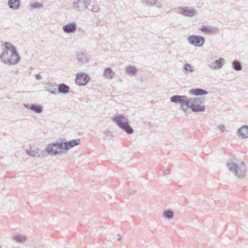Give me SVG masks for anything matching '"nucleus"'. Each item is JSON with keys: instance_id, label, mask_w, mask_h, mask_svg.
<instances>
[{"instance_id": "nucleus-1", "label": "nucleus", "mask_w": 248, "mask_h": 248, "mask_svg": "<svg viewBox=\"0 0 248 248\" xmlns=\"http://www.w3.org/2000/svg\"><path fill=\"white\" fill-rule=\"evenodd\" d=\"M170 102L180 105L181 110L186 113L188 108H190L193 112H203L205 110V107L198 104L200 102V98H188L186 95H174L170 98Z\"/></svg>"}, {"instance_id": "nucleus-2", "label": "nucleus", "mask_w": 248, "mask_h": 248, "mask_svg": "<svg viewBox=\"0 0 248 248\" xmlns=\"http://www.w3.org/2000/svg\"><path fill=\"white\" fill-rule=\"evenodd\" d=\"M4 49L0 55V58L2 62L11 66L18 63L20 60V57L17 52L16 47L9 42H2Z\"/></svg>"}, {"instance_id": "nucleus-3", "label": "nucleus", "mask_w": 248, "mask_h": 248, "mask_svg": "<svg viewBox=\"0 0 248 248\" xmlns=\"http://www.w3.org/2000/svg\"><path fill=\"white\" fill-rule=\"evenodd\" d=\"M227 166L230 172L238 178H242L246 174V166L244 162L236 159H229Z\"/></svg>"}, {"instance_id": "nucleus-4", "label": "nucleus", "mask_w": 248, "mask_h": 248, "mask_svg": "<svg viewBox=\"0 0 248 248\" xmlns=\"http://www.w3.org/2000/svg\"><path fill=\"white\" fill-rule=\"evenodd\" d=\"M112 120L119 128L127 134H132L134 133V130L129 125L127 119L123 115H119L113 117Z\"/></svg>"}, {"instance_id": "nucleus-5", "label": "nucleus", "mask_w": 248, "mask_h": 248, "mask_svg": "<svg viewBox=\"0 0 248 248\" xmlns=\"http://www.w3.org/2000/svg\"><path fill=\"white\" fill-rule=\"evenodd\" d=\"M62 148V141L48 144L45 150H43L45 157L49 155H56L60 153H63Z\"/></svg>"}, {"instance_id": "nucleus-6", "label": "nucleus", "mask_w": 248, "mask_h": 248, "mask_svg": "<svg viewBox=\"0 0 248 248\" xmlns=\"http://www.w3.org/2000/svg\"><path fill=\"white\" fill-rule=\"evenodd\" d=\"M187 40L190 44L195 46L201 47L203 45L205 40L203 36L192 35L187 38Z\"/></svg>"}, {"instance_id": "nucleus-7", "label": "nucleus", "mask_w": 248, "mask_h": 248, "mask_svg": "<svg viewBox=\"0 0 248 248\" xmlns=\"http://www.w3.org/2000/svg\"><path fill=\"white\" fill-rule=\"evenodd\" d=\"M91 1V0H74L73 6L76 10H84L90 4Z\"/></svg>"}, {"instance_id": "nucleus-8", "label": "nucleus", "mask_w": 248, "mask_h": 248, "mask_svg": "<svg viewBox=\"0 0 248 248\" xmlns=\"http://www.w3.org/2000/svg\"><path fill=\"white\" fill-rule=\"evenodd\" d=\"M26 153L31 156L38 157L41 158L45 157L44 151L34 146L31 147L30 149L27 150Z\"/></svg>"}, {"instance_id": "nucleus-9", "label": "nucleus", "mask_w": 248, "mask_h": 248, "mask_svg": "<svg viewBox=\"0 0 248 248\" xmlns=\"http://www.w3.org/2000/svg\"><path fill=\"white\" fill-rule=\"evenodd\" d=\"M90 79V77L87 74L78 73L76 76V83L78 85H85L89 82Z\"/></svg>"}, {"instance_id": "nucleus-10", "label": "nucleus", "mask_w": 248, "mask_h": 248, "mask_svg": "<svg viewBox=\"0 0 248 248\" xmlns=\"http://www.w3.org/2000/svg\"><path fill=\"white\" fill-rule=\"evenodd\" d=\"M80 144V140H72L68 141L62 142V149H63V153L65 152L69 149L73 148L76 146H78Z\"/></svg>"}, {"instance_id": "nucleus-11", "label": "nucleus", "mask_w": 248, "mask_h": 248, "mask_svg": "<svg viewBox=\"0 0 248 248\" xmlns=\"http://www.w3.org/2000/svg\"><path fill=\"white\" fill-rule=\"evenodd\" d=\"M179 13L183 16L192 17L197 14V11L195 9L192 8H189L188 7H185L180 8Z\"/></svg>"}, {"instance_id": "nucleus-12", "label": "nucleus", "mask_w": 248, "mask_h": 248, "mask_svg": "<svg viewBox=\"0 0 248 248\" xmlns=\"http://www.w3.org/2000/svg\"><path fill=\"white\" fill-rule=\"evenodd\" d=\"M77 29V26L75 22H72L64 25L62 30L65 33H70L75 32Z\"/></svg>"}, {"instance_id": "nucleus-13", "label": "nucleus", "mask_w": 248, "mask_h": 248, "mask_svg": "<svg viewBox=\"0 0 248 248\" xmlns=\"http://www.w3.org/2000/svg\"><path fill=\"white\" fill-rule=\"evenodd\" d=\"M24 106L25 108L31 110L36 113L39 114L43 111V107L39 105L35 104L31 105L24 104Z\"/></svg>"}, {"instance_id": "nucleus-14", "label": "nucleus", "mask_w": 248, "mask_h": 248, "mask_svg": "<svg viewBox=\"0 0 248 248\" xmlns=\"http://www.w3.org/2000/svg\"><path fill=\"white\" fill-rule=\"evenodd\" d=\"M200 30L206 33H219V29L217 27L213 26H202Z\"/></svg>"}, {"instance_id": "nucleus-15", "label": "nucleus", "mask_w": 248, "mask_h": 248, "mask_svg": "<svg viewBox=\"0 0 248 248\" xmlns=\"http://www.w3.org/2000/svg\"><path fill=\"white\" fill-rule=\"evenodd\" d=\"M76 58L78 63L81 64H86L89 61L87 55L83 52L77 54Z\"/></svg>"}, {"instance_id": "nucleus-16", "label": "nucleus", "mask_w": 248, "mask_h": 248, "mask_svg": "<svg viewBox=\"0 0 248 248\" xmlns=\"http://www.w3.org/2000/svg\"><path fill=\"white\" fill-rule=\"evenodd\" d=\"M45 88L46 90L49 92L50 93L52 94H56L57 93V85L55 83H46L45 86Z\"/></svg>"}, {"instance_id": "nucleus-17", "label": "nucleus", "mask_w": 248, "mask_h": 248, "mask_svg": "<svg viewBox=\"0 0 248 248\" xmlns=\"http://www.w3.org/2000/svg\"><path fill=\"white\" fill-rule=\"evenodd\" d=\"M189 93L193 95L200 96L207 94L208 92L201 88H196L190 89L189 91Z\"/></svg>"}, {"instance_id": "nucleus-18", "label": "nucleus", "mask_w": 248, "mask_h": 248, "mask_svg": "<svg viewBox=\"0 0 248 248\" xmlns=\"http://www.w3.org/2000/svg\"><path fill=\"white\" fill-rule=\"evenodd\" d=\"M238 135L243 139L248 138V125H244L238 130Z\"/></svg>"}, {"instance_id": "nucleus-19", "label": "nucleus", "mask_w": 248, "mask_h": 248, "mask_svg": "<svg viewBox=\"0 0 248 248\" xmlns=\"http://www.w3.org/2000/svg\"><path fill=\"white\" fill-rule=\"evenodd\" d=\"M12 239L17 243L23 244L26 241L27 237L23 234L17 233L14 235Z\"/></svg>"}, {"instance_id": "nucleus-20", "label": "nucleus", "mask_w": 248, "mask_h": 248, "mask_svg": "<svg viewBox=\"0 0 248 248\" xmlns=\"http://www.w3.org/2000/svg\"><path fill=\"white\" fill-rule=\"evenodd\" d=\"M57 93L62 94H67L69 92V87L64 83H61L57 86Z\"/></svg>"}, {"instance_id": "nucleus-21", "label": "nucleus", "mask_w": 248, "mask_h": 248, "mask_svg": "<svg viewBox=\"0 0 248 248\" xmlns=\"http://www.w3.org/2000/svg\"><path fill=\"white\" fill-rule=\"evenodd\" d=\"M8 5L10 9L17 10L20 7V1L19 0H9Z\"/></svg>"}, {"instance_id": "nucleus-22", "label": "nucleus", "mask_w": 248, "mask_h": 248, "mask_svg": "<svg viewBox=\"0 0 248 248\" xmlns=\"http://www.w3.org/2000/svg\"><path fill=\"white\" fill-rule=\"evenodd\" d=\"M114 75V73L111 68L107 67L105 69L104 77L107 79H112Z\"/></svg>"}, {"instance_id": "nucleus-23", "label": "nucleus", "mask_w": 248, "mask_h": 248, "mask_svg": "<svg viewBox=\"0 0 248 248\" xmlns=\"http://www.w3.org/2000/svg\"><path fill=\"white\" fill-rule=\"evenodd\" d=\"M182 71L185 74H188L194 72V68L190 64L186 63L182 68Z\"/></svg>"}, {"instance_id": "nucleus-24", "label": "nucleus", "mask_w": 248, "mask_h": 248, "mask_svg": "<svg viewBox=\"0 0 248 248\" xmlns=\"http://www.w3.org/2000/svg\"><path fill=\"white\" fill-rule=\"evenodd\" d=\"M125 70L126 73L130 75L135 76L137 73V69L135 68V67L132 65L127 66L126 67Z\"/></svg>"}, {"instance_id": "nucleus-25", "label": "nucleus", "mask_w": 248, "mask_h": 248, "mask_svg": "<svg viewBox=\"0 0 248 248\" xmlns=\"http://www.w3.org/2000/svg\"><path fill=\"white\" fill-rule=\"evenodd\" d=\"M232 68L237 71H241L242 69L241 63L238 60H234L232 62Z\"/></svg>"}, {"instance_id": "nucleus-26", "label": "nucleus", "mask_w": 248, "mask_h": 248, "mask_svg": "<svg viewBox=\"0 0 248 248\" xmlns=\"http://www.w3.org/2000/svg\"><path fill=\"white\" fill-rule=\"evenodd\" d=\"M163 217L167 219H171L173 218L174 213L170 209H168L164 212Z\"/></svg>"}, {"instance_id": "nucleus-27", "label": "nucleus", "mask_w": 248, "mask_h": 248, "mask_svg": "<svg viewBox=\"0 0 248 248\" xmlns=\"http://www.w3.org/2000/svg\"><path fill=\"white\" fill-rule=\"evenodd\" d=\"M215 62L216 64V66L215 67L219 69L223 67L225 62V60L223 58H221L216 60Z\"/></svg>"}, {"instance_id": "nucleus-28", "label": "nucleus", "mask_w": 248, "mask_h": 248, "mask_svg": "<svg viewBox=\"0 0 248 248\" xmlns=\"http://www.w3.org/2000/svg\"><path fill=\"white\" fill-rule=\"evenodd\" d=\"M156 0H141V2L147 6H153L156 4Z\"/></svg>"}, {"instance_id": "nucleus-29", "label": "nucleus", "mask_w": 248, "mask_h": 248, "mask_svg": "<svg viewBox=\"0 0 248 248\" xmlns=\"http://www.w3.org/2000/svg\"><path fill=\"white\" fill-rule=\"evenodd\" d=\"M30 6L32 9L41 8L43 7V4L38 2H34L30 4Z\"/></svg>"}, {"instance_id": "nucleus-30", "label": "nucleus", "mask_w": 248, "mask_h": 248, "mask_svg": "<svg viewBox=\"0 0 248 248\" xmlns=\"http://www.w3.org/2000/svg\"><path fill=\"white\" fill-rule=\"evenodd\" d=\"M104 134L106 135L108 137H112L113 135L112 134V133L110 131H104Z\"/></svg>"}, {"instance_id": "nucleus-31", "label": "nucleus", "mask_w": 248, "mask_h": 248, "mask_svg": "<svg viewBox=\"0 0 248 248\" xmlns=\"http://www.w3.org/2000/svg\"><path fill=\"white\" fill-rule=\"evenodd\" d=\"M218 128L219 129V130L221 131V132H224L226 129L225 126L221 124L219 125Z\"/></svg>"}, {"instance_id": "nucleus-32", "label": "nucleus", "mask_w": 248, "mask_h": 248, "mask_svg": "<svg viewBox=\"0 0 248 248\" xmlns=\"http://www.w3.org/2000/svg\"><path fill=\"white\" fill-rule=\"evenodd\" d=\"M210 68L212 69H217V68H215L216 66L215 62H214L212 64H210L209 65Z\"/></svg>"}, {"instance_id": "nucleus-33", "label": "nucleus", "mask_w": 248, "mask_h": 248, "mask_svg": "<svg viewBox=\"0 0 248 248\" xmlns=\"http://www.w3.org/2000/svg\"><path fill=\"white\" fill-rule=\"evenodd\" d=\"M35 78L36 79H38V80L41 79L42 78L41 76L39 74L35 75Z\"/></svg>"}, {"instance_id": "nucleus-34", "label": "nucleus", "mask_w": 248, "mask_h": 248, "mask_svg": "<svg viewBox=\"0 0 248 248\" xmlns=\"http://www.w3.org/2000/svg\"><path fill=\"white\" fill-rule=\"evenodd\" d=\"M170 173V170L167 169L164 172V175H168Z\"/></svg>"}, {"instance_id": "nucleus-35", "label": "nucleus", "mask_w": 248, "mask_h": 248, "mask_svg": "<svg viewBox=\"0 0 248 248\" xmlns=\"http://www.w3.org/2000/svg\"><path fill=\"white\" fill-rule=\"evenodd\" d=\"M118 238L117 239V240L118 241H120L122 240V237L120 236V235L119 234H118Z\"/></svg>"}, {"instance_id": "nucleus-36", "label": "nucleus", "mask_w": 248, "mask_h": 248, "mask_svg": "<svg viewBox=\"0 0 248 248\" xmlns=\"http://www.w3.org/2000/svg\"><path fill=\"white\" fill-rule=\"evenodd\" d=\"M136 191H133L132 192H130V194H133Z\"/></svg>"}, {"instance_id": "nucleus-37", "label": "nucleus", "mask_w": 248, "mask_h": 248, "mask_svg": "<svg viewBox=\"0 0 248 248\" xmlns=\"http://www.w3.org/2000/svg\"><path fill=\"white\" fill-rule=\"evenodd\" d=\"M92 12H96V11H95V9H94V8H93V9L92 10Z\"/></svg>"}, {"instance_id": "nucleus-38", "label": "nucleus", "mask_w": 248, "mask_h": 248, "mask_svg": "<svg viewBox=\"0 0 248 248\" xmlns=\"http://www.w3.org/2000/svg\"><path fill=\"white\" fill-rule=\"evenodd\" d=\"M100 10H101L100 8H98V9H97V10L96 11H97V12H98V11H100Z\"/></svg>"}, {"instance_id": "nucleus-39", "label": "nucleus", "mask_w": 248, "mask_h": 248, "mask_svg": "<svg viewBox=\"0 0 248 248\" xmlns=\"http://www.w3.org/2000/svg\"><path fill=\"white\" fill-rule=\"evenodd\" d=\"M0 248H1V247H0Z\"/></svg>"}]
</instances>
